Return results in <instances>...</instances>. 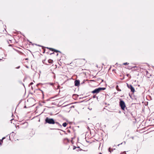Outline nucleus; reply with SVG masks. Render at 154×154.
Returning <instances> with one entry per match:
<instances>
[{
	"mask_svg": "<svg viewBox=\"0 0 154 154\" xmlns=\"http://www.w3.org/2000/svg\"><path fill=\"white\" fill-rule=\"evenodd\" d=\"M55 121L53 119L47 117L45 119V124L48 123L50 124H55Z\"/></svg>",
	"mask_w": 154,
	"mask_h": 154,
	"instance_id": "f257e3e1",
	"label": "nucleus"
},
{
	"mask_svg": "<svg viewBox=\"0 0 154 154\" xmlns=\"http://www.w3.org/2000/svg\"><path fill=\"white\" fill-rule=\"evenodd\" d=\"M106 89L105 88H98L92 91L91 93L93 94L95 93L97 94L99 93L100 91L105 90Z\"/></svg>",
	"mask_w": 154,
	"mask_h": 154,
	"instance_id": "f03ea898",
	"label": "nucleus"
},
{
	"mask_svg": "<svg viewBox=\"0 0 154 154\" xmlns=\"http://www.w3.org/2000/svg\"><path fill=\"white\" fill-rule=\"evenodd\" d=\"M120 100L119 103V106H120L121 109L124 110L125 107H126L125 103L124 101L122 100L121 99H120Z\"/></svg>",
	"mask_w": 154,
	"mask_h": 154,
	"instance_id": "7ed1b4c3",
	"label": "nucleus"
},
{
	"mask_svg": "<svg viewBox=\"0 0 154 154\" xmlns=\"http://www.w3.org/2000/svg\"><path fill=\"white\" fill-rule=\"evenodd\" d=\"M127 86L130 89L131 91L134 93L135 91V89L133 86L131 85H129L127 83Z\"/></svg>",
	"mask_w": 154,
	"mask_h": 154,
	"instance_id": "20e7f679",
	"label": "nucleus"
},
{
	"mask_svg": "<svg viewBox=\"0 0 154 154\" xmlns=\"http://www.w3.org/2000/svg\"><path fill=\"white\" fill-rule=\"evenodd\" d=\"M75 85L78 86L79 85L80 81L79 80H76L74 81Z\"/></svg>",
	"mask_w": 154,
	"mask_h": 154,
	"instance_id": "39448f33",
	"label": "nucleus"
},
{
	"mask_svg": "<svg viewBox=\"0 0 154 154\" xmlns=\"http://www.w3.org/2000/svg\"><path fill=\"white\" fill-rule=\"evenodd\" d=\"M46 48H48V49H49V50H51L52 51H54V52H57V53L58 52H59L60 53H61V52L60 51H59L56 50L55 49H53V48H48V47H47Z\"/></svg>",
	"mask_w": 154,
	"mask_h": 154,
	"instance_id": "423d86ee",
	"label": "nucleus"
},
{
	"mask_svg": "<svg viewBox=\"0 0 154 154\" xmlns=\"http://www.w3.org/2000/svg\"><path fill=\"white\" fill-rule=\"evenodd\" d=\"M55 124H56L57 125L60 126V128L62 127V125L59 122H55Z\"/></svg>",
	"mask_w": 154,
	"mask_h": 154,
	"instance_id": "0eeeda50",
	"label": "nucleus"
},
{
	"mask_svg": "<svg viewBox=\"0 0 154 154\" xmlns=\"http://www.w3.org/2000/svg\"><path fill=\"white\" fill-rule=\"evenodd\" d=\"M48 63H52L53 62V60L51 59H49L48 61Z\"/></svg>",
	"mask_w": 154,
	"mask_h": 154,
	"instance_id": "6e6552de",
	"label": "nucleus"
},
{
	"mask_svg": "<svg viewBox=\"0 0 154 154\" xmlns=\"http://www.w3.org/2000/svg\"><path fill=\"white\" fill-rule=\"evenodd\" d=\"M119 86L118 85H117L116 87V89L119 91H121V89H120L118 88Z\"/></svg>",
	"mask_w": 154,
	"mask_h": 154,
	"instance_id": "1a4fd4ad",
	"label": "nucleus"
},
{
	"mask_svg": "<svg viewBox=\"0 0 154 154\" xmlns=\"http://www.w3.org/2000/svg\"><path fill=\"white\" fill-rule=\"evenodd\" d=\"M67 125V124L66 122H64L63 124L62 125L64 127H65Z\"/></svg>",
	"mask_w": 154,
	"mask_h": 154,
	"instance_id": "9d476101",
	"label": "nucleus"
},
{
	"mask_svg": "<svg viewBox=\"0 0 154 154\" xmlns=\"http://www.w3.org/2000/svg\"><path fill=\"white\" fill-rule=\"evenodd\" d=\"M110 148L109 147V149H108V151L109 152H111L112 151H113V150L114 149H112V150L111 151L110 150Z\"/></svg>",
	"mask_w": 154,
	"mask_h": 154,
	"instance_id": "9b49d317",
	"label": "nucleus"
},
{
	"mask_svg": "<svg viewBox=\"0 0 154 154\" xmlns=\"http://www.w3.org/2000/svg\"><path fill=\"white\" fill-rule=\"evenodd\" d=\"M49 84L50 85H52V86H53L54 85V83H49Z\"/></svg>",
	"mask_w": 154,
	"mask_h": 154,
	"instance_id": "f8f14e48",
	"label": "nucleus"
},
{
	"mask_svg": "<svg viewBox=\"0 0 154 154\" xmlns=\"http://www.w3.org/2000/svg\"><path fill=\"white\" fill-rule=\"evenodd\" d=\"M96 97L97 98V99H98V97H96V95H94L93 96V98H96Z\"/></svg>",
	"mask_w": 154,
	"mask_h": 154,
	"instance_id": "ddd939ff",
	"label": "nucleus"
},
{
	"mask_svg": "<svg viewBox=\"0 0 154 154\" xmlns=\"http://www.w3.org/2000/svg\"><path fill=\"white\" fill-rule=\"evenodd\" d=\"M129 63H123V65H127V64H128Z\"/></svg>",
	"mask_w": 154,
	"mask_h": 154,
	"instance_id": "4468645a",
	"label": "nucleus"
},
{
	"mask_svg": "<svg viewBox=\"0 0 154 154\" xmlns=\"http://www.w3.org/2000/svg\"><path fill=\"white\" fill-rule=\"evenodd\" d=\"M76 148V147L75 146H74L73 147V149H75Z\"/></svg>",
	"mask_w": 154,
	"mask_h": 154,
	"instance_id": "2eb2a0df",
	"label": "nucleus"
},
{
	"mask_svg": "<svg viewBox=\"0 0 154 154\" xmlns=\"http://www.w3.org/2000/svg\"><path fill=\"white\" fill-rule=\"evenodd\" d=\"M20 68V66H18L16 68L17 69H19Z\"/></svg>",
	"mask_w": 154,
	"mask_h": 154,
	"instance_id": "dca6fc26",
	"label": "nucleus"
},
{
	"mask_svg": "<svg viewBox=\"0 0 154 154\" xmlns=\"http://www.w3.org/2000/svg\"><path fill=\"white\" fill-rule=\"evenodd\" d=\"M146 75H148V71H146Z\"/></svg>",
	"mask_w": 154,
	"mask_h": 154,
	"instance_id": "f3484780",
	"label": "nucleus"
},
{
	"mask_svg": "<svg viewBox=\"0 0 154 154\" xmlns=\"http://www.w3.org/2000/svg\"><path fill=\"white\" fill-rule=\"evenodd\" d=\"M33 84V83L32 82H31L30 83V85H32Z\"/></svg>",
	"mask_w": 154,
	"mask_h": 154,
	"instance_id": "a211bd4d",
	"label": "nucleus"
},
{
	"mask_svg": "<svg viewBox=\"0 0 154 154\" xmlns=\"http://www.w3.org/2000/svg\"><path fill=\"white\" fill-rule=\"evenodd\" d=\"M5 137H3L2 139V140H4V139H5Z\"/></svg>",
	"mask_w": 154,
	"mask_h": 154,
	"instance_id": "6ab92c4d",
	"label": "nucleus"
},
{
	"mask_svg": "<svg viewBox=\"0 0 154 154\" xmlns=\"http://www.w3.org/2000/svg\"><path fill=\"white\" fill-rule=\"evenodd\" d=\"M107 96L108 97L109 96L108 95H106V98L107 97Z\"/></svg>",
	"mask_w": 154,
	"mask_h": 154,
	"instance_id": "aec40b11",
	"label": "nucleus"
},
{
	"mask_svg": "<svg viewBox=\"0 0 154 154\" xmlns=\"http://www.w3.org/2000/svg\"><path fill=\"white\" fill-rule=\"evenodd\" d=\"M54 54V52H53L52 53H51L50 54V55H51L52 54Z\"/></svg>",
	"mask_w": 154,
	"mask_h": 154,
	"instance_id": "412c9836",
	"label": "nucleus"
},
{
	"mask_svg": "<svg viewBox=\"0 0 154 154\" xmlns=\"http://www.w3.org/2000/svg\"><path fill=\"white\" fill-rule=\"evenodd\" d=\"M129 75V74H128L127 75V76H128Z\"/></svg>",
	"mask_w": 154,
	"mask_h": 154,
	"instance_id": "4be33fe9",
	"label": "nucleus"
},
{
	"mask_svg": "<svg viewBox=\"0 0 154 154\" xmlns=\"http://www.w3.org/2000/svg\"><path fill=\"white\" fill-rule=\"evenodd\" d=\"M0 141L2 142V143L3 142V140H2V139L0 140Z\"/></svg>",
	"mask_w": 154,
	"mask_h": 154,
	"instance_id": "5701e85b",
	"label": "nucleus"
},
{
	"mask_svg": "<svg viewBox=\"0 0 154 154\" xmlns=\"http://www.w3.org/2000/svg\"><path fill=\"white\" fill-rule=\"evenodd\" d=\"M122 144V143H121V144H118L117 146H119L121 144Z\"/></svg>",
	"mask_w": 154,
	"mask_h": 154,
	"instance_id": "b1692460",
	"label": "nucleus"
},
{
	"mask_svg": "<svg viewBox=\"0 0 154 154\" xmlns=\"http://www.w3.org/2000/svg\"><path fill=\"white\" fill-rule=\"evenodd\" d=\"M84 81H85V80H84L83 81V82L81 84H82V83H84Z\"/></svg>",
	"mask_w": 154,
	"mask_h": 154,
	"instance_id": "393cba45",
	"label": "nucleus"
},
{
	"mask_svg": "<svg viewBox=\"0 0 154 154\" xmlns=\"http://www.w3.org/2000/svg\"><path fill=\"white\" fill-rule=\"evenodd\" d=\"M58 53L57 54H56V56H58Z\"/></svg>",
	"mask_w": 154,
	"mask_h": 154,
	"instance_id": "a878e982",
	"label": "nucleus"
},
{
	"mask_svg": "<svg viewBox=\"0 0 154 154\" xmlns=\"http://www.w3.org/2000/svg\"><path fill=\"white\" fill-rule=\"evenodd\" d=\"M39 85V84H38L37 85V86H38V85Z\"/></svg>",
	"mask_w": 154,
	"mask_h": 154,
	"instance_id": "bb28decb",
	"label": "nucleus"
},
{
	"mask_svg": "<svg viewBox=\"0 0 154 154\" xmlns=\"http://www.w3.org/2000/svg\"><path fill=\"white\" fill-rule=\"evenodd\" d=\"M24 107L25 108H26V106H24Z\"/></svg>",
	"mask_w": 154,
	"mask_h": 154,
	"instance_id": "cd10ccee",
	"label": "nucleus"
},
{
	"mask_svg": "<svg viewBox=\"0 0 154 154\" xmlns=\"http://www.w3.org/2000/svg\"><path fill=\"white\" fill-rule=\"evenodd\" d=\"M2 145V143L0 142V145Z\"/></svg>",
	"mask_w": 154,
	"mask_h": 154,
	"instance_id": "c85d7f7f",
	"label": "nucleus"
},
{
	"mask_svg": "<svg viewBox=\"0 0 154 154\" xmlns=\"http://www.w3.org/2000/svg\"><path fill=\"white\" fill-rule=\"evenodd\" d=\"M136 67V66H135L133 67V68H135Z\"/></svg>",
	"mask_w": 154,
	"mask_h": 154,
	"instance_id": "c756f323",
	"label": "nucleus"
},
{
	"mask_svg": "<svg viewBox=\"0 0 154 154\" xmlns=\"http://www.w3.org/2000/svg\"><path fill=\"white\" fill-rule=\"evenodd\" d=\"M9 46H11V45H9Z\"/></svg>",
	"mask_w": 154,
	"mask_h": 154,
	"instance_id": "7c9ffc66",
	"label": "nucleus"
},
{
	"mask_svg": "<svg viewBox=\"0 0 154 154\" xmlns=\"http://www.w3.org/2000/svg\"><path fill=\"white\" fill-rule=\"evenodd\" d=\"M38 45V46H40V45Z\"/></svg>",
	"mask_w": 154,
	"mask_h": 154,
	"instance_id": "2f4dec72",
	"label": "nucleus"
},
{
	"mask_svg": "<svg viewBox=\"0 0 154 154\" xmlns=\"http://www.w3.org/2000/svg\"><path fill=\"white\" fill-rule=\"evenodd\" d=\"M39 90H40V91H42V90H41L40 89H39Z\"/></svg>",
	"mask_w": 154,
	"mask_h": 154,
	"instance_id": "473e14b6",
	"label": "nucleus"
},
{
	"mask_svg": "<svg viewBox=\"0 0 154 154\" xmlns=\"http://www.w3.org/2000/svg\"><path fill=\"white\" fill-rule=\"evenodd\" d=\"M99 154H102L101 153H100Z\"/></svg>",
	"mask_w": 154,
	"mask_h": 154,
	"instance_id": "72a5a7b5",
	"label": "nucleus"
},
{
	"mask_svg": "<svg viewBox=\"0 0 154 154\" xmlns=\"http://www.w3.org/2000/svg\"><path fill=\"white\" fill-rule=\"evenodd\" d=\"M2 60V59H0V60Z\"/></svg>",
	"mask_w": 154,
	"mask_h": 154,
	"instance_id": "f704fd0d",
	"label": "nucleus"
},
{
	"mask_svg": "<svg viewBox=\"0 0 154 154\" xmlns=\"http://www.w3.org/2000/svg\"><path fill=\"white\" fill-rule=\"evenodd\" d=\"M70 131L69 130L68 131V132H69Z\"/></svg>",
	"mask_w": 154,
	"mask_h": 154,
	"instance_id": "c9c22d12",
	"label": "nucleus"
},
{
	"mask_svg": "<svg viewBox=\"0 0 154 154\" xmlns=\"http://www.w3.org/2000/svg\"><path fill=\"white\" fill-rule=\"evenodd\" d=\"M124 153H126V152H125Z\"/></svg>",
	"mask_w": 154,
	"mask_h": 154,
	"instance_id": "e433bc0d",
	"label": "nucleus"
}]
</instances>
